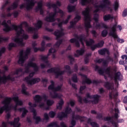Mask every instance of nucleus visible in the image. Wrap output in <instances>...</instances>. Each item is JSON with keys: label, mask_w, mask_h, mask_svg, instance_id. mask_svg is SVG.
I'll return each instance as SVG.
<instances>
[{"label": "nucleus", "mask_w": 127, "mask_h": 127, "mask_svg": "<svg viewBox=\"0 0 127 127\" xmlns=\"http://www.w3.org/2000/svg\"><path fill=\"white\" fill-rule=\"evenodd\" d=\"M102 27L105 29H111L110 32L109 33L110 36H112L114 39H117V42L118 43H124L125 40L123 39H121L119 38L118 35H117V24H114L113 25L112 27H109L105 23L101 24Z\"/></svg>", "instance_id": "nucleus-1"}, {"label": "nucleus", "mask_w": 127, "mask_h": 127, "mask_svg": "<svg viewBox=\"0 0 127 127\" xmlns=\"http://www.w3.org/2000/svg\"><path fill=\"white\" fill-rule=\"evenodd\" d=\"M90 8L86 7L85 10L82 12V15L84 16V19L86 22L85 23V31L87 34H89V29L92 28L91 25V16L90 15Z\"/></svg>", "instance_id": "nucleus-2"}, {"label": "nucleus", "mask_w": 127, "mask_h": 127, "mask_svg": "<svg viewBox=\"0 0 127 127\" xmlns=\"http://www.w3.org/2000/svg\"><path fill=\"white\" fill-rule=\"evenodd\" d=\"M102 2L103 3H101L99 5L95 4L94 5V7L95 8L94 12L97 13L99 12V11H104L105 10L104 8H108V9H110L111 11H112V8L109 6V5H111V1L109 0H102Z\"/></svg>", "instance_id": "nucleus-3"}, {"label": "nucleus", "mask_w": 127, "mask_h": 127, "mask_svg": "<svg viewBox=\"0 0 127 127\" xmlns=\"http://www.w3.org/2000/svg\"><path fill=\"white\" fill-rule=\"evenodd\" d=\"M24 51L21 50L19 52V57L18 60V63L21 65H23L24 62L26 61V59H28V55L31 52V49L30 48H27L25 52V55L23 56Z\"/></svg>", "instance_id": "nucleus-4"}, {"label": "nucleus", "mask_w": 127, "mask_h": 127, "mask_svg": "<svg viewBox=\"0 0 127 127\" xmlns=\"http://www.w3.org/2000/svg\"><path fill=\"white\" fill-rule=\"evenodd\" d=\"M10 101H11V98L6 97L5 100L2 101V104L4 105L0 108V116L3 114L4 111L7 113V112L11 110V107L9 106L10 104Z\"/></svg>", "instance_id": "nucleus-5"}, {"label": "nucleus", "mask_w": 127, "mask_h": 127, "mask_svg": "<svg viewBox=\"0 0 127 127\" xmlns=\"http://www.w3.org/2000/svg\"><path fill=\"white\" fill-rule=\"evenodd\" d=\"M34 74H35V72H31L29 74V76L25 77L24 79V81L26 82L28 85H30L31 86L32 85H35L36 83H39L41 79L40 78H35L30 79V78H32V77L34 76Z\"/></svg>", "instance_id": "nucleus-6"}, {"label": "nucleus", "mask_w": 127, "mask_h": 127, "mask_svg": "<svg viewBox=\"0 0 127 127\" xmlns=\"http://www.w3.org/2000/svg\"><path fill=\"white\" fill-rule=\"evenodd\" d=\"M47 72L49 74L51 73H54L56 79H58V78H59L60 76L64 75V73H65V70H61L60 68L54 67L48 69L47 70Z\"/></svg>", "instance_id": "nucleus-7"}, {"label": "nucleus", "mask_w": 127, "mask_h": 127, "mask_svg": "<svg viewBox=\"0 0 127 127\" xmlns=\"http://www.w3.org/2000/svg\"><path fill=\"white\" fill-rule=\"evenodd\" d=\"M66 24L64 21H63L62 22H60V23H58L57 25L60 27V29L61 30H63V28H62L63 25ZM59 30V29H57L56 31L54 32L53 34H54L55 36L56 37V40H59V38H61L63 35H64V33H63V31H62Z\"/></svg>", "instance_id": "nucleus-8"}, {"label": "nucleus", "mask_w": 127, "mask_h": 127, "mask_svg": "<svg viewBox=\"0 0 127 127\" xmlns=\"http://www.w3.org/2000/svg\"><path fill=\"white\" fill-rule=\"evenodd\" d=\"M95 70L98 71L99 75H104L105 72L109 76H111V74L112 73V67L111 66H109L104 70V69L100 68L98 65H96Z\"/></svg>", "instance_id": "nucleus-9"}, {"label": "nucleus", "mask_w": 127, "mask_h": 127, "mask_svg": "<svg viewBox=\"0 0 127 127\" xmlns=\"http://www.w3.org/2000/svg\"><path fill=\"white\" fill-rule=\"evenodd\" d=\"M20 30H18L17 29V30H15L16 32V35L18 36V37L15 38L14 39V42L16 43H17V44H19V45H20L21 46H23L24 45V43H23V40L22 39L19 38V36H20V34H22V32H24V30L23 29H19Z\"/></svg>", "instance_id": "nucleus-10"}, {"label": "nucleus", "mask_w": 127, "mask_h": 127, "mask_svg": "<svg viewBox=\"0 0 127 127\" xmlns=\"http://www.w3.org/2000/svg\"><path fill=\"white\" fill-rule=\"evenodd\" d=\"M86 97L87 99H94V100L91 101V103L93 105H97V104H98L100 98H101V96L98 94L91 95L89 93L86 94Z\"/></svg>", "instance_id": "nucleus-11"}, {"label": "nucleus", "mask_w": 127, "mask_h": 127, "mask_svg": "<svg viewBox=\"0 0 127 127\" xmlns=\"http://www.w3.org/2000/svg\"><path fill=\"white\" fill-rule=\"evenodd\" d=\"M72 120L70 122V124L71 125V126L75 127L76 126V121H78V120H80V122H85V120H87V117L84 116H81L80 115H73L72 117ZM83 119H85L84 120Z\"/></svg>", "instance_id": "nucleus-12"}, {"label": "nucleus", "mask_w": 127, "mask_h": 127, "mask_svg": "<svg viewBox=\"0 0 127 127\" xmlns=\"http://www.w3.org/2000/svg\"><path fill=\"white\" fill-rule=\"evenodd\" d=\"M80 76L83 78H85V79L82 81V84L85 85V84H87V85H90V84H99L100 83L99 81L93 80L92 81L90 78H88V76L85 74H80Z\"/></svg>", "instance_id": "nucleus-13"}, {"label": "nucleus", "mask_w": 127, "mask_h": 127, "mask_svg": "<svg viewBox=\"0 0 127 127\" xmlns=\"http://www.w3.org/2000/svg\"><path fill=\"white\" fill-rule=\"evenodd\" d=\"M34 101L35 103H37L38 104H40L41 102H42L43 100H45V101H47V99H48V96L46 95V94H43L42 96L40 95H36L35 97L33 98Z\"/></svg>", "instance_id": "nucleus-14"}, {"label": "nucleus", "mask_w": 127, "mask_h": 127, "mask_svg": "<svg viewBox=\"0 0 127 127\" xmlns=\"http://www.w3.org/2000/svg\"><path fill=\"white\" fill-rule=\"evenodd\" d=\"M46 6L49 9L51 8V7H53V8H54V12L51 13H52V14L55 17V16H56V15L57 14V13H58V11H57V8H58L57 5H56V4H55V3L51 4V3H50V2H47L46 3Z\"/></svg>", "instance_id": "nucleus-15"}, {"label": "nucleus", "mask_w": 127, "mask_h": 127, "mask_svg": "<svg viewBox=\"0 0 127 127\" xmlns=\"http://www.w3.org/2000/svg\"><path fill=\"white\" fill-rule=\"evenodd\" d=\"M30 111L31 113H33V119L35 120V124L38 125L41 122V118L40 116H37V112L35 109H32V110Z\"/></svg>", "instance_id": "nucleus-16"}, {"label": "nucleus", "mask_w": 127, "mask_h": 127, "mask_svg": "<svg viewBox=\"0 0 127 127\" xmlns=\"http://www.w3.org/2000/svg\"><path fill=\"white\" fill-rule=\"evenodd\" d=\"M43 2L42 1H40L37 3V6L35 8V10L36 12L40 11V14L41 15H43L44 14V10H43Z\"/></svg>", "instance_id": "nucleus-17"}, {"label": "nucleus", "mask_w": 127, "mask_h": 127, "mask_svg": "<svg viewBox=\"0 0 127 127\" xmlns=\"http://www.w3.org/2000/svg\"><path fill=\"white\" fill-rule=\"evenodd\" d=\"M20 119L19 117L15 118L13 121H11L9 122V125L13 126V127H20V124L19 121Z\"/></svg>", "instance_id": "nucleus-18"}, {"label": "nucleus", "mask_w": 127, "mask_h": 127, "mask_svg": "<svg viewBox=\"0 0 127 127\" xmlns=\"http://www.w3.org/2000/svg\"><path fill=\"white\" fill-rule=\"evenodd\" d=\"M27 1V5L26 8L27 10H30L32 9V7L35 5V2H34V0H24Z\"/></svg>", "instance_id": "nucleus-19"}, {"label": "nucleus", "mask_w": 127, "mask_h": 127, "mask_svg": "<svg viewBox=\"0 0 127 127\" xmlns=\"http://www.w3.org/2000/svg\"><path fill=\"white\" fill-rule=\"evenodd\" d=\"M104 44H105V42L102 40L99 43H98L95 45H93V46H91L92 51H95L96 48H102V47L104 46Z\"/></svg>", "instance_id": "nucleus-20"}, {"label": "nucleus", "mask_w": 127, "mask_h": 127, "mask_svg": "<svg viewBox=\"0 0 127 127\" xmlns=\"http://www.w3.org/2000/svg\"><path fill=\"white\" fill-rule=\"evenodd\" d=\"M104 121H105V122H110V123L112 124V125H113V127H119V124H118V123L115 122L113 120V117H105L104 119Z\"/></svg>", "instance_id": "nucleus-21"}, {"label": "nucleus", "mask_w": 127, "mask_h": 127, "mask_svg": "<svg viewBox=\"0 0 127 127\" xmlns=\"http://www.w3.org/2000/svg\"><path fill=\"white\" fill-rule=\"evenodd\" d=\"M45 20L47 22H55V21H56V19L52 13H51L45 18Z\"/></svg>", "instance_id": "nucleus-22"}, {"label": "nucleus", "mask_w": 127, "mask_h": 127, "mask_svg": "<svg viewBox=\"0 0 127 127\" xmlns=\"http://www.w3.org/2000/svg\"><path fill=\"white\" fill-rule=\"evenodd\" d=\"M99 14H95L94 16L93 19L96 22L95 27L97 29H100L101 27V25L99 23Z\"/></svg>", "instance_id": "nucleus-23"}, {"label": "nucleus", "mask_w": 127, "mask_h": 127, "mask_svg": "<svg viewBox=\"0 0 127 127\" xmlns=\"http://www.w3.org/2000/svg\"><path fill=\"white\" fill-rule=\"evenodd\" d=\"M50 97L52 99H61V96L59 95V94L55 91H54L53 93L50 92Z\"/></svg>", "instance_id": "nucleus-24"}, {"label": "nucleus", "mask_w": 127, "mask_h": 127, "mask_svg": "<svg viewBox=\"0 0 127 127\" xmlns=\"http://www.w3.org/2000/svg\"><path fill=\"white\" fill-rule=\"evenodd\" d=\"M18 111H19V112H22L21 115L22 118H24L25 116H26V114L28 113V110H27L25 107L18 108Z\"/></svg>", "instance_id": "nucleus-25"}, {"label": "nucleus", "mask_w": 127, "mask_h": 127, "mask_svg": "<svg viewBox=\"0 0 127 127\" xmlns=\"http://www.w3.org/2000/svg\"><path fill=\"white\" fill-rule=\"evenodd\" d=\"M28 66H32V67L34 68V71L35 73L36 72H38L39 70V68L38 67V66H37L36 63H30L28 64Z\"/></svg>", "instance_id": "nucleus-26"}, {"label": "nucleus", "mask_w": 127, "mask_h": 127, "mask_svg": "<svg viewBox=\"0 0 127 127\" xmlns=\"http://www.w3.org/2000/svg\"><path fill=\"white\" fill-rule=\"evenodd\" d=\"M4 78L5 79H4L2 84H6V82H7V80H10V81H12L13 82L15 81V78L14 77H12L10 76V74L8 75L7 76H4Z\"/></svg>", "instance_id": "nucleus-27"}, {"label": "nucleus", "mask_w": 127, "mask_h": 127, "mask_svg": "<svg viewBox=\"0 0 127 127\" xmlns=\"http://www.w3.org/2000/svg\"><path fill=\"white\" fill-rule=\"evenodd\" d=\"M112 19H114V16L111 14H108L105 15L103 16V20H104V21H108V20H112Z\"/></svg>", "instance_id": "nucleus-28"}, {"label": "nucleus", "mask_w": 127, "mask_h": 127, "mask_svg": "<svg viewBox=\"0 0 127 127\" xmlns=\"http://www.w3.org/2000/svg\"><path fill=\"white\" fill-rule=\"evenodd\" d=\"M26 90H27V88H26V86H25V85L23 84L22 85V90H21V93L23 95H25V96H30V94H29V92L26 91Z\"/></svg>", "instance_id": "nucleus-29"}, {"label": "nucleus", "mask_w": 127, "mask_h": 127, "mask_svg": "<svg viewBox=\"0 0 127 127\" xmlns=\"http://www.w3.org/2000/svg\"><path fill=\"white\" fill-rule=\"evenodd\" d=\"M58 118L60 121H62L64 118H68V115L64 112H62L60 114H58Z\"/></svg>", "instance_id": "nucleus-30"}, {"label": "nucleus", "mask_w": 127, "mask_h": 127, "mask_svg": "<svg viewBox=\"0 0 127 127\" xmlns=\"http://www.w3.org/2000/svg\"><path fill=\"white\" fill-rule=\"evenodd\" d=\"M10 0H6L4 2V3L1 5L0 7V10L2 11H5V8L6 7L7 5H8L9 3H10Z\"/></svg>", "instance_id": "nucleus-31"}, {"label": "nucleus", "mask_w": 127, "mask_h": 127, "mask_svg": "<svg viewBox=\"0 0 127 127\" xmlns=\"http://www.w3.org/2000/svg\"><path fill=\"white\" fill-rule=\"evenodd\" d=\"M104 87L107 90H113V83L109 81H106L104 83Z\"/></svg>", "instance_id": "nucleus-32"}, {"label": "nucleus", "mask_w": 127, "mask_h": 127, "mask_svg": "<svg viewBox=\"0 0 127 127\" xmlns=\"http://www.w3.org/2000/svg\"><path fill=\"white\" fill-rule=\"evenodd\" d=\"M43 24V22L41 20H39L37 21L36 23L34 24V26L37 28V29H40V28H42Z\"/></svg>", "instance_id": "nucleus-33"}, {"label": "nucleus", "mask_w": 127, "mask_h": 127, "mask_svg": "<svg viewBox=\"0 0 127 127\" xmlns=\"http://www.w3.org/2000/svg\"><path fill=\"white\" fill-rule=\"evenodd\" d=\"M98 53L100 54V55H105L106 53H107V54H110L109 50H108L107 48H104L103 49L98 50Z\"/></svg>", "instance_id": "nucleus-34"}, {"label": "nucleus", "mask_w": 127, "mask_h": 127, "mask_svg": "<svg viewBox=\"0 0 127 127\" xmlns=\"http://www.w3.org/2000/svg\"><path fill=\"white\" fill-rule=\"evenodd\" d=\"M41 60L44 62V63L46 64L47 66H50V64H49V62L48 61V59L45 56L43 55L40 56Z\"/></svg>", "instance_id": "nucleus-35"}, {"label": "nucleus", "mask_w": 127, "mask_h": 127, "mask_svg": "<svg viewBox=\"0 0 127 127\" xmlns=\"http://www.w3.org/2000/svg\"><path fill=\"white\" fill-rule=\"evenodd\" d=\"M95 43V41L93 39H89V41H86V46H88L90 47L91 49H92V46H93V44Z\"/></svg>", "instance_id": "nucleus-36"}, {"label": "nucleus", "mask_w": 127, "mask_h": 127, "mask_svg": "<svg viewBox=\"0 0 127 127\" xmlns=\"http://www.w3.org/2000/svg\"><path fill=\"white\" fill-rule=\"evenodd\" d=\"M22 25H23L22 23L19 25H16L15 24H13L11 25L12 26L11 29L12 30L13 29V30H17V29H23L22 28Z\"/></svg>", "instance_id": "nucleus-37"}, {"label": "nucleus", "mask_w": 127, "mask_h": 127, "mask_svg": "<svg viewBox=\"0 0 127 127\" xmlns=\"http://www.w3.org/2000/svg\"><path fill=\"white\" fill-rule=\"evenodd\" d=\"M70 42L71 43H75L76 47H80V43L79 42V41H77L75 38H71L70 40Z\"/></svg>", "instance_id": "nucleus-38"}, {"label": "nucleus", "mask_w": 127, "mask_h": 127, "mask_svg": "<svg viewBox=\"0 0 127 127\" xmlns=\"http://www.w3.org/2000/svg\"><path fill=\"white\" fill-rule=\"evenodd\" d=\"M76 38L77 39H79L80 42H81L82 45H84V42H83V40H85V36H84V35H80L79 36H76Z\"/></svg>", "instance_id": "nucleus-39"}, {"label": "nucleus", "mask_w": 127, "mask_h": 127, "mask_svg": "<svg viewBox=\"0 0 127 127\" xmlns=\"http://www.w3.org/2000/svg\"><path fill=\"white\" fill-rule=\"evenodd\" d=\"M122 75V73H121V72L118 71L116 72L115 74V76H114V80L115 81H117V80H118L119 81H121V75Z\"/></svg>", "instance_id": "nucleus-40"}, {"label": "nucleus", "mask_w": 127, "mask_h": 127, "mask_svg": "<svg viewBox=\"0 0 127 127\" xmlns=\"http://www.w3.org/2000/svg\"><path fill=\"white\" fill-rule=\"evenodd\" d=\"M63 105H64V100H63L62 99H61L59 102V105L57 106V108L58 110H62V107H63Z\"/></svg>", "instance_id": "nucleus-41"}, {"label": "nucleus", "mask_w": 127, "mask_h": 127, "mask_svg": "<svg viewBox=\"0 0 127 127\" xmlns=\"http://www.w3.org/2000/svg\"><path fill=\"white\" fill-rule=\"evenodd\" d=\"M113 96L114 99H117V98H118V96H119V93L116 92L115 94H114V92L113 91L109 92L110 99H113Z\"/></svg>", "instance_id": "nucleus-42"}, {"label": "nucleus", "mask_w": 127, "mask_h": 127, "mask_svg": "<svg viewBox=\"0 0 127 127\" xmlns=\"http://www.w3.org/2000/svg\"><path fill=\"white\" fill-rule=\"evenodd\" d=\"M52 53H56V50L53 48H51L49 50V54H47V56H45L46 58L48 59L49 56H50V54Z\"/></svg>", "instance_id": "nucleus-43"}, {"label": "nucleus", "mask_w": 127, "mask_h": 127, "mask_svg": "<svg viewBox=\"0 0 127 127\" xmlns=\"http://www.w3.org/2000/svg\"><path fill=\"white\" fill-rule=\"evenodd\" d=\"M68 12L70 13L73 12L76 8V7L74 5H68L67 7Z\"/></svg>", "instance_id": "nucleus-44"}, {"label": "nucleus", "mask_w": 127, "mask_h": 127, "mask_svg": "<svg viewBox=\"0 0 127 127\" xmlns=\"http://www.w3.org/2000/svg\"><path fill=\"white\" fill-rule=\"evenodd\" d=\"M1 74H2V72H1V70L0 69V85H2V84H3L4 79L5 78L4 77H6V75H5L1 76Z\"/></svg>", "instance_id": "nucleus-45"}, {"label": "nucleus", "mask_w": 127, "mask_h": 127, "mask_svg": "<svg viewBox=\"0 0 127 127\" xmlns=\"http://www.w3.org/2000/svg\"><path fill=\"white\" fill-rule=\"evenodd\" d=\"M6 98H10L11 99L10 102L8 105L9 107H11V106H9V105H10V103H11V101H12V100H13L14 102L16 103L19 100V99L18 96H15V97H13L12 98H11V97H5L4 100H5V99Z\"/></svg>", "instance_id": "nucleus-46"}, {"label": "nucleus", "mask_w": 127, "mask_h": 127, "mask_svg": "<svg viewBox=\"0 0 127 127\" xmlns=\"http://www.w3.org/2000/svg\"><path fill=\"white\" fill-rule=\"evenodd\" d=\"M16 44L14 43H10L8 45V50H9V51H10L11 50H12V48H13V47H16Z\"/></svg>", "instance_id": "nucleus-47"}, {"label": "nucleus", "mask_w": 127, "mask_h": 127, "mask_svg": "<svg viewBox=\"0 0 127 127\" xmlns=\"http://www.w3.org/2000/svg\"><path fill=\"white\" fill-rule=\"evenodd\" d=\"M62 88V85H58L57 87H54V88L53 89H51L52 91H54V92H59V91H61V89Z\"/></svg>", "instance_id": "nucleus-48"}, {"label": "nucleus", "mask_w": 127, "mask_h": 127, "mask_svg": "<svg viewBox=\"0 0 127 127\" xmlns=\"http://www.w3.org/2000/svg\"><path fill=\"white\" fill-rule=\"evenodd\" d=\"M71 80L74 83H78V76H77L76 74H74L72 75Z\"/></svg>", "instance_id": "nucleus-49"}, {"label": "nucleus", "mask_w": 127, "mask_h": 127, "mask_svg": "<svg viewBox=\"0 0 127 127\" xmlns=\"http://www.w3.org/2000/svg\"><path fill=\"white\" fill-rule=\"evenodd\" d=\"M47 127H60V126L57 124V123L56 122H53L51 123L50 124H49Z\"/></svg>", "instance_id": "nucleus-50"}, {"label": "nucleus", "mask_w": 127, "mask_h": 127, "mask_svg": "<svg viewBox=\"0 0 127 127\" xmlns=\"http://www.w3.org/2000/svg\"><path fill=\"white\" fill-rule=\"evenodd\" d=\"M64 69L66 70V72L68 74H72V70H71V67L69 65H65L64 66Z\"/></svg>", "instance_id": "nucleus-51"}, {"label": "nucleus", "mask_w": 127, "mask_h": 127, "mask_svg": "<svg viewBox=\"0 0 127 127\" xmlns=\"http://www.w3.org/2000/svg\"><path fill=\"white\" fill-rule=\"evenodd\" d=\"M64 113L66 115V116H68V115L72 113V109H71V108L69 107H66Z\"/></svg>", "instance_id": "nucleus-52"}, {"label": "nucleus", "mask_w": 127, "mask_h": 127, "mask_svg": "<svg viewBox=\"0 0 127 127\" xmlns=\"http://www.w3.org/2000/svg\"><path fill=\"white\" fill-rule=\"evenodd\" d=\"M50 83L51 85L48 87V90H52L55 87V82H54L53 80H51Z\"/></svg>", "instance_id": "nucleus-53"}, {"label": "nucleus", "mask_w": 127, "mask_h": 127, "mask_svg": "<svg viewBox=\"0 0 127 127\" xmlns=\"http://www.w3.org/2000/svg\"><path fill=\"white\" fill-rule=\"evenodd\" d=\"M62 42H63V39L59 40V41H58L55 43V46H56V47L57 48H59V47H60V46L61 45V44H62Z\"/></svg>", "instance_id": "nucleus-54"}, {"label": "nucleus", "mask_w": 127, "mask_h": 127, "mask_svg": "<svg viewBox=\"0 0 127 127\" xmlns=\"http://www.w3.org/2000/svg\"><path fill=\"white\" fill-rule=\"evenodd\" d=\"M19 1H20V0H15V1L12 3V6L14 8H17L18 7V3H19Z\"/></svg>", "instance_id": "nucleus-55"}, {"label": "nucleus", "mask_w": 127, "mask_h": 127, "mask_svg": "<svg viewBox=\"0 0 127 127\" xmlns=\"http://www.w3.org/2000/svg\"><path fill=\"white\" fill-rule=\"evenodd\" d=\"M113 6H114V9H115V11H117V10H118V9H119V7L120 6L119 2H118V1H115L114 2V4L113 5Z\"/></svg>", "instance_id": "nucleus-56"}, {"label": "nucleus", "mask_w": 127, "mask_h": 127, "mask_svg": "<svg viewBox=\"0 0 127 127\" xmlns=\"http://www.w3.org/2000/svg\"><path fill=\"white\" fill-rule=\"evenodd\" d=\"M6 51V49L5 47H3L0 49V57H1L2 56V54L5 53V52Z\"/></svg>", "instance_id": "nucleus-57"}, {"label": "nucleus", "mask_w": 127, "mask_h": 127, "mask_svg": "<svg viewBox=\"0 0 127 127\" xmlns=\"http://www.w3.org/2000/svg\"><path fill=\"white\" fill-rule=\"evenodd\" d=\"M76 53L77 54H78V55L81 56L84 54L85 53V50L84 49H81L80 50H76Z\"/></svg>", "instance_id": "nucleus-58"}, {"label": "nucleus", "mask_w": 127, "mask_h": 127, "mask_svg": "<svg viewBox=\"0 0 127 127\" xmlns=\"http://www.w3.org/2000/svg\"><path fill=\"white\" fill-rule=\"evenodd\" d=\"M108 35V30L106 29L103 30L101 32V36L102 37H106Z\"/></svg>", "instance_id": "nucleus-59"}, {"label": "nucleus", "mask_w": 127, "mask_h": 127, "mask_svg": "<svg viewBox=\"0 0 127 127\" xmlns=\"http://www.w3.org/2000/svg\"><path fill=\"white\" fill-rule=\"evenodd\" d=\"M54 104V101L53 100L47 99V105L49 106V107L52 106V105H53Z\"/></svg>", "instance_id": "nucleus-60"}, {"label": "nucleus", "mask_w": 127, "mask_h": 127, "mask_svg": "<svg viewBox=\"0 0 127 127\" xmlns=\"http://www.w3.org/2000/svg\"><path fill=\"white\" fill-rule=\"evenodd\" d=\"M89 56H91V54H87L86 55V57H85L84 58V62L85 63V64H88V63H89Z\"/></svg>", "instance_id": "nucleus-61"}, {"label": "nucleus", "mask_w": 127, "mask_h": 127, "mask_svg": "<svg viewBox=\"0 0 127 127\" xmlns=\"http://www.w3.org/2000/svg\"><path fill=\"white\" fill-rule=\"evenodd\" d=\"M91 33L92 34L93 37L96 38V37L98 36V33H97V31H96L95 30H91Z\"/></svg>", "instance_id": "nucleus-62"}, {"label": "nucleus", "mask_w": 127, "mask_h": 127, "mask_svg": "<svg viewBox=\"0 0 127 127\" xmlns=\"http://www.w3.org/2000/svg\"><path fill=\"white\" fill-rule=\"evenodd\" d=\"M49 116L53 119L56 116V113L54 112V111H51L49 113Z\"/></svg>", "instance_id": "nucleus-63"}, {"label": "nucleus", "mask_w": 127, "mask_h": 127, "mask_svg": "<svg viewBox=\"0 0 127 127\" xmlns=\"http://www.w3.org/2000/svg\"><path fill=\"white\" fill-rule=\"evenodd\" d=\"M91 126L92 127H100V125L98 123L94 122L91 123Z\"/></svg>", "instance_id": "nucleus-64"}]
</instances>
